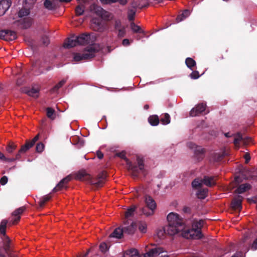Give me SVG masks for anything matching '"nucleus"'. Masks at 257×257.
Listing matches in <instances>:
<instances>
[{
	"label": "nucleus",
	"instance_id": "obj_53",
	"mask_svg": "<svg viewBox=\"0 0 257 257\" xmlns=\"http://www.w3.org/2000/svg\"><path fill=\"white\" fill-rule=\"evenodd\" d=\"M190 77L193 79H196L200 77V75L198 71H193L190 74Z\"/></svg>",
	"mask_w": 257,
	"mask_h": 257
},
{
	"label": "nucleus",
	"instance_id": "obj_12",
	"mask_svg": "<svg viewBox=\"0 0 257 257\" xmlns=\"http://www.w3.org/2000/svg\"><path fill=\"white\" fill-rule=\"evenodd\" d=\"M25 208L22 207L18 208L12 213L13 216L12 219L10 221V224H16L18 223L21 219V215L24 211Z\"/></svg>",
	"mask_w": 257,
	"mask_h": 257
},
{
	"label": "nucleus",
	"instance_id": "obj_20",
	"mask_svg": "<svg viewBox=\"0 0 257 257\" xmlns=\"http://www.w3.org/2000/svg\"><path fill=\"white\" fill-rule=\"evenodd\" d=\"M96 13L105 20H109L111 18L110 13L106 11L100 7H97L96 8Z\"/></svg>",
	"mask_w": 257,
	"mask_h": 257
},
{
	"label": "nucleus",
	"instance_id": "obj_26",
	"mask_svg": "<svg viewBox=\"0 0 257 257\" xmlns=\"http://www.w3.org/2000/svg\"><path fill=\"white\" fill-rule=\"evenodd\" d=\"M123 230L120 227L116 228L114 231L109 235V238L115 237L116 238H121L123 235Z\"/></svg>",
	"mask_w": 257,
	"mask_h": 257
},
{
	"label": "nucleus",
	"instance_id": "obj_27",
	"mask_svg": "<svg viewBox=\"0 0 257 257\" xmlns=\"http://www.w3.org/2000/svg\"><path fill=\"white\" fill-rule=\"evenodd\" d=\"M123 257H140L139 252L135 248H131L124 252Z\"/></svg>",
	"mask_w": 257,
	"mask_h": 257
},
{
	"label": "nucleus",
	"instance_id": "obj_18",
	"mask_svg": "<svg viewBox=\"0 0 257 257\" xmlns=\"http://www.w3.org/2000/svg\"><path fill=\"white\" fill-rule=\"evenodd\" d=\"M78 45L79 44L76 36H72L68 38L67 41L64 43L63 46L65 48H71Z\"/></svg>",
	"mask_w": 257,
	"mask_h": 257
},
{
	"label": "nucleus",
	"instance_id": "obj_38",
	"mask_svg": "<svg viewBox=\"0 0 257 257\" xmlns=\"http://www.w3.org/2000/svg\"><path fill=\"white\" fill-rule=\"evenodd\" d=\"M161 122L164 124L166 125L170 122V116L168 113H165L160 119Z\"/></svg>",
	"mask_w": 257,
	"mask_h": 257
},
{
	"label": "nucleus",
	"instance_id": "obj_5",
	"mask_svg": "<svg viewBox=\"0 0 257 257\" xmlns=\"http://www.w3.org/2000/svg\"><path fill=\"white\" fill-rule=\"evenodd\" d=\"M98 51L97 46L95 44L90 45L86 47L82 54L77 53L74 54L73 59L75 61L79 62L82 60H88L93 58Z\"/></svg>",
	"mask_w": 257,
	"mask_h": 257
},
{
	"label": "nucleus",
	"instance_id": "obj_9",
	"mask_svg": "<svg viewBox=\"0 0 257 257\" xmlns=\"http://www.w3.org/2000/svg\"><path fill=\"white\" fill-rule=\"evenodd\" d=\"M16 33L12 30H3L0 31V39L5 41H13L17 38Z\"/></svg>",
	"mask_w": 257,
	"mask_h": 257
},
{
	"label": "nucleus",
	"instance_id": "obj_19",
	"mask_svg": "<svg viewBox=\"0 0 257 257\" xmlns=\"http://www.w3.org/2000/svg\"><path fill=\"white\" fill-rule=\"evenodd\" d=\"M79 45H85L90 43V35L88 34H82L79 36H76Z\"/></svg>",
	"mask_w": 257,
	"mask_h": 257
},
{
	"label": "nucleus",
	"instance_id": "obj_36",
	"mask_svg": "<svg viewBox=\"0 0 257 257\" xmlns=\"http://www.w3.org/2000/svg\"><path fill=\"white\" fill-rule=\"evenodd\" d=\"M51 198V196L50 194L46 195L44 196L40 199L39 201V206L40 207H43L45 204V203L49 201Z\"/></svg>",
	"mask_w": 257,
	"mask_h": 257
},
{
	"label": "nucleus",
	"instance_id": "obj_28",
	"mask_svg": "<svg viewBox=\"0 0 257 257\" xmlns=\"http://www.w3.org/2000/svg\"><path fill=\"white\" fill-rule=\"evenodd\" d=\"M8 221L6 219H3L0 223V233L3 235L2 237L7 236L6 228Z\"/></svg>",
	"mask_w": 257,
	"mask_h": 257
},
{
	"label": "nucleus",
	"instance_id": "obj_16",
	"mask_svg": "<svg viewBox=\"0 0 257 257\" xmlns=\"http://www.w3.org/2000/svg\"><path fill=\"white\" fill-rule=\"evenodd\" d=\"M164 252L163 248L160 247H156L149 250L144 254V257H155L159 255Z\"/></svg>",
	"mask_w": 257,
	"mask_h": 257
},
{
	"label": "nucleus",
	"instance_id": "obj_42",
	"mask_svg": "<svg viewBox=\"0 0 257 257\" xmlns=\"http://www.w3.org/2000/svg\"><path fill=\"white\" fill-rule=\"evenodd\" d=\"M131 28L133 31L134 33H143L144 32L142 30L141 28L137 25L135 24L134 22H132L131 23Z\"/></svg>",
	"mask_w": 257,
	"mask_h": 257
},
{
	"label": "nucleus",
	"instance_id": "obj_22",
	"mask_svg": "<svg viewBox=\"0 0 257 257\" xmlns=\"http://www.w3.org/2000/svg\"><path fill=\"white\" fill-rule=\"evenodd\" d=\"M22 91L25 93L27 94L30 96H32L34 97H37L38 96V94L39 93V90L35 88H23L22 89Z\"/></svg>",
	"mask_w": 257,
	"mask_h": 257
},
{
	"label": "nucleus",
	"instance_id": "obj_55",
	"mask_svg": "<svg viewBox=\"0 0 257 257\" xmlns=\"http://www.w3.org/2000/svg\"><path fill=\"white\" fill-rule=\"evenodd\" d=\"M39 138V134H38L31 141H28L31 144L30 146H32L33 147L36 142L38 140Z\"/></svg>",
	"mask_w": 257,
	"mask_h": 257
},
{
	"label": "nucleus",
	"instance_id": "obj_45",
	"mask_svg": "<svg viewBox=\"0 0 257 257\" xmlns=\"http://www.w3.org/2000/svg\"><path fill=\"white\" fill-rule=\"evenodd\" d=\"M30 14V10L28 9H22L19 12L18 16L19 17L27 16Z\"/></svg>",
	"mask_w": 257,
	"mask_h": 257
},
{
	"label": "nucleus",
	"instance_id": "obj_21",
	"mask_svg": "<svg viewBox=\"0 0 257 257\" xmlns=\"http://www.w3.org/2000/svg\"><path fill=\"white\" fill-rule=\"evenodd\" d=\"M137 227L136 223L134 222H132L130 225L124 226L121 229L123 230V233H127L128 234H133Z\"/></svg>",
	"mask_w": 257,
	"mask_h": 257
},
{
	"label": "nucleus",
	"instance_id": "obj_41",
	"mask_svg": "<svg viewBox=\"0 0 257 257\" xmlns=\"http://www.w3.org/2000/svg\"><path fill=\"white\" fill-rule=\"evenodd\" d=\"M33 23V19L30 18H26L23 20V28L28 29L31 27Z\"/></svg>",
	"mask_w": 257,
	"mask_h": 257
},
{
	"label": "nucleus",
	"instance_id": "obj_24",
	"mask_svg": "<svg viewBox=\"0 0 257 257\" xmlns=\"http://www.w3.org/2000/svg\"><path fill=\"white\" fill-rule=\"evenodd\" d=\"M228 155V153L225 151L221 153H216L212 155V159L213 161L218 162L221 161L225 156Z\"/></svg>",
	"mask_w": 257,
	"mask_h": 257
},
{
	"label": "nucleus",
	"instance_id": "obj_2",
	"mask_svg": "<svg viewBox=\"0 0 257 257\" xmlns=\"http://www.w3.org/2000/svg\"><path fill=\"white\" fill-rule=\"evenodd\" d=\"M106 176V172L103 171L98 175L97 178L92 179L91 175L85 170H81L76 174L75 178L80 181H87L95 187L99 188L102 187L104 184Z\"/></svg>",
	"mask_w": 257,
	"mask_h": 257
},
{
	"label": "nucleus",
	"instance_id": "obj_25",
	"mask_svg": "<svg viewBox=\"0 0 257 257\" xmlns=\"http://www.w3.org/2000/svg\"><path fill=\"white\" fill-rule=\"evenodd\" d=\"M251 188L250 185L247 183L240 184L237 189L235 190V192L237 194H241L247 190H248Z\"/></svg>",
	"mask_w": 257,
	"mask_h": 257
},
{
	"label": "nucleus",
	"instance_id": "obj_1",
	"mask_svg": "<svg viewBox=\"0 0 257 257\" xmlns=\"http://www.w3.org/2000/svg\"><path fill=\"white\" fill-rule=\"evenodd\" d=\"M168 225L166 226V230L170 235H174L185 230V221L178 214L174 212L169 213L167 217Z\"/></svg>",
	"mask_w": 257,
	"mask_h": 257
},
{
	"label": "nucleus",
	"instance_id": "obj_49",
	"mask_svg": "<svg viewBox=\"0 0 257 257\" xmlns=\"http://www.w3.org/2000/svg\"><path fill=\"white\" fill-rule=\"evenodd\" d=\"M44 148V145L42 143H39L36 145V151L38 153H41L43 152Z\"/></svg>",
	"mask_w": 257,
	"mask_h": 257
},
{
	"label": "nucleus",
	"instance_id": "obj_43",
	"mask_svg": "<svg viewBox=\"0 0 257 257\" xmlns=\"http://www.w3.org/2000/svg\"><path fill=\"white\" fill-rule=\"evenodd\" d=\"M44 5L45 7L49 10H53L56 8L55 5L50 0H46Z\"/></svg>",
	"mask_w": 257,
	"mask_h": 257
},
{
	"label": "nucleus",
	"instance_id": "obj_54",
	"mask_svg": "<svg viewBox=\"0 0 257 257\" xmlns=\"http://www.w3.org/2000/svg\"><path fill=\"white\" fill-rule=\"evenodd\" d=\"M99 248L102 252H105L108 249L107 244L104 242L100 244Z\"/></svg>",
	"mask_w": 257,
	"mask_h": 257
},
{
	"label": "nucleus",
	"instance_id": "obj_15",
	"mask_svg": "<svg viewBox=\"0 0 257 257\" xmlns=\"http://www.w3.org/2000/svg\"><path fill=\"white\" fill-rule=\"evenodd\" d=\"M243 197L238 195L234 197L231 201V207L234 210H240L242 208V201Z\"/></svg>",
	"mask_w": 257,
	"mask_h": 257
},
{
	"label": "nucleus",
	"instance_id": "obj_11",
	"mask_svg": "<svg viewBox=\"0 0 257 257\" xmlns=\"http://www.w3.org/2000/svg\"><path fill=\"white\" fill-rule=\"evenodd\" d=\"M206 107V104L205 103H199L191 110L190 115L191 116L199 115L205 110Z\"/></svg>",
	"mask_w": 257,
	"mask_h": 257
},
{
	"label": "nucleus",
	"instance_id": "obj_23",
	"mask_svg": "<svg viewBox=\"0 0 257 257\" xmlns=\"http://www.w3.org/2000/svg\"><path fill=\"white\" fill-rule=\"evenodd\" d=\"M203 183L208 187H212L216 184V181L213 176H204Z\"/></svg>",
	"mask_w": 257,
	"mask_h": 257
},
{
	"label": "nucleus",
	"instance_id": "obj_57",
	"mask_svg": "<svg viewBox=\"0 0 257 257\" xmlns=\"http://www.w3.org/2000/svg\"><path fill=\"white\" fill-rule=\"evenodd\" d=\"M251 249L255 250L257 249V237L253 240L250 246Z\"/></svg>",
	"mask_w": 257,
	"mask_h": 257
},
{
	"label": "nucleus",
	"instance_id": "obj_61",
	"mask_svg": "<svg viewBox=\"0 0 257 257\" xmlns=\"http://www.w3.org/2000/svg\"><path fill=\"white\" fill-rule=\"evenodd\" d=\"M104 4L113 3L117 2V0H100Z\"/></svg>",
	"mask_w": 257,
	"mask_h": 257
},
{
	"label": "nucleus",
	"instance_id": "obj_44",
	"mask_svg": "<svg viewBox=\"0 0 257 257\" xmlns=\"http://www.w3.org/2000/svg\"><path fill=\"white\" fill-rule=\"evenodd\" d=\"M30 145L31 144L29 142H28V140H27L26 144L22 146L21 148L20 149V152H23V153H26L33 147L32 146Z\"/></svg>",
	"mask_w": 257,
	"mask_h": 257
},
{
	"label": "nucleus",
	"instance_id": "obj_52",
	"mask_svg": "<svg viewBox=\"0 0 257 257\" xmlns=\"http://www.w3.org/2000/svg\"><path fill=\"white\" fill-rule=\"evenodd\" d=\"M41 40L43 45L45 46H47L49 44V38L46 35L42 37Z\"/></svg>",
	"mask_w": 257,
	"mask_h": 257
},
{
	"label": "nucleus",
	"instance_id": "obj_6",
	"mask_svg": "<svg viewBox=\"0 0 257 257\" xmlns=\"http://www.w3.org/2000/svg\"><path fill=\"white\" fill-rule=\"evenodd\" d=\"M145 203L147 207L141 208L142 213L147 216L153 215L156 208V203L155 200L151 196H147L145 198Z\"/></svg>",
	"mask_w": 257,
	"mask_h": 257
},
{
	"label": "nucleus",
	"instance_id": "obj_32",
	"mask_svg": "<svg viewBox=\"0 0 257 257\" xmlns=\"http://www.w3.org/2000/svg\"><path fill=\"white\" fill-rule=\"evenodd\" d=\"M47 116L51 120H54L56 118V112L54 109L51 107H48L46 109Z\"/></svg>",
	"mask_w": 257,
	"mask_h": 257
},
{
	"label": "nucleus",
	"instance_id": "obj_47",
	"mask_svg": "<svg viewBox=\"0 0 257 257\" xmlns=\"http://www.w3.org/2000/svg\"><path fill=\"white\" fill-rule=\"evenodd\" d=\"M84 11V7L83 6H78L75 9V13L77 16L82 15Z\"/></svg>",
	"mask_w": 257,
	"mask_h": 257
},
{
	"label": "nucleus",
	"instance_id": "obj_62",
	"mask_svg": "<svg viewBox=\"0 0 257 257\" xmlns=\"http://www.w3.org/2000/svg\"><path fill=\"white\" fill-rule=\"evenodd\" d=\"M244 158L245 160V163H248L249 160H250V157L249 154L246 153L244 155Z\"/></svg>",
	"mask_w": 257,
	"mask_h": 257
},
{
	"label": "nucleus",
	"instance_id": "obj_51",
	"mask_svg": "<svg viewBox=\"0 0 257 257\" xmlns=\"http://www.w3.org/2000/svg\"><path fill=\"white\" fill-rule=\"evenodd\" d=\"M16 145H15L13 143H11L8 145L7 148V151H8V152L11 153L16 149Z\"/></svg>",
	"mask_w": 257,
	"mask_h": 257
},
{
	"label": "nucleus",
	"instance_id": "obj_34",
	"mask_svg": "<svg viewBox=\"0 0 257 257\" xmlns=\"http://www.w3.org/2000/svg\"><path fill=\"white\" fill-rule=\"evenodd\" d=\"M203 184V179L199 178L195 179L192 182V187L194 188H201Z\"/></svg>",
	"mask_w": 257,
	"mask_h": 257
},
{
	"label": "nucleus",
	"instance_id": "obj_7",
	"mask_svg": "<svg viewBox=\"0 0 257 257\" xmlns=\"http://www.w3.org/2000/svg\"><path fill=\"white\" fill-rule=\"evenodd\" d=\"M188 148L191 149H194V156L198 162L201 161L204 157V149L200 147L196 146V145L192 142L187 143Z\"/></svg>",
	"mask_w": 257,
	"mask_h": 257
},
{
	"label": "nucleus",
	"instance_id": "obj_39",
	"mask_svg": "<svg viewBox=\"0 0 257 257\" xmlns=\"http://www.w3.org/2000/svg\"><path fill=\"white\" fill-rule=\"evenodd\" d=\"M136 13V10L134 9H128L127 12V18L129 21H133Z\"/></svg>",
	"mask_w": 257,
	"mask_h": 257
},
{
	"label": "nucleus",
	"instance_id": "obj_35",
	"mask_svg": "<svg viewBox=\"0 0 257 257\" xmlns=\"http://www.w3.org/2000/svg\"><path fill=\"white\" fill-rule=\"evenodd\" d=\"M185 64L189 69L193 70V67L196 65V62L192 58L188 57L185 60Z\"/></svg>",
	"mask_w": 257,
	"mask_h": 257
},
{
	"label": "nucleus",
	"instance_id": "obj_59",
	"mask_svg": "<svg viewBox=\"0 0 257 257\" xmlns=\"http://www.w3.org/2000/svg\"><path fill=\"white\" fill-rule=\"evenodd\" d=\"M122 44L123 46H128L130 45V40L128 39H124L122 40Z\"/></svg>",
	"mask_w": 257,
	"mask_h": 257
},
{
	"label": "nucleus",
	"instance_id": "obj_8",
	"mask_svg": "<svg viewBox=\"0 0 257 257\" xmlns=\"http://www.w3.org/2000/svg\"><path fill=\"white\" fill-rule=\"evenodd\" d=\"M3 241V248L6 254L14 252V245L11 239L8 236L1 237Z\"/></svg>",
	"mask_w": 257,
	"mask_h": 257
},
{
	"label": "nucleus",
	"instance_id": "obj_33",
	"mask_svg": "<svg viewBox=\"0 0 257 257\" xmlns=\"http://www.w3.org/2000/svg\"><path fill=\"white\" fill-rule=\"evenodd\" d=\"M66 79H62L51 89V92L52 93L57 92L61 87H62L63 86V85L66 83Z\"/></svg>",
	"mask_w": 257,
	"mask_h": 257
},
{
	"label": "nucleus",
	"instance_id": "obj_56",
	"mask_svg": "<svg viewBox=\"0 0 257 257\" xmlns=\"http://www.w3.org/2000/svg\"><path fill=\"white\" fill-rule=\"evenodd\" d=\"M36 1V0H24L25 5L29 7L33 5L35 3Z\"/></svg>",
	"mask_w": 257,
	"mask_h": 257
},
{
	"label": "nucleus",
	"instance_id": "obj_4",
	"mask_svg": "<svg viewBox=\"0 0 257 257\" xmlns=\"http://www.w3.org/2000/svg\"><path fill=\"white\" fill-rule=\"evenodd\" d=\"M204 221L200 219L199 221L194 220L192 222V228H185L181 233L182 236L187 239H201L203 237L201 228L203 227Z\"/></svg>",
	"mask_w": 257,
	"mask_h": 257
},
{
	"label": "nucleus",
	"instance_id": "obj_46",
	"mask_svg": "<svg viewBox=\"0 0 257 257\" xmlns=\"http://www.w3.org/2000/svg\"><path fill=\"white\" fill-rule=\"evenodd\" d=\"M116 31L117 32V37L119 39L124 37L126 35V29L125 27Z\"/></svg>",
	"mask_w": 257,
	"mask_h": 257
},
{
	"label": "nucleus",
	"instance_id": "obj_48",
	"mask_svg": "<svg viewBox=\"0 0 257 257\" xmlns=\"http://www.w3.org/2000/svg\"><path fill=\"white\" fill-rule=\"evenodd\" d=\"M164 234H168L169 235V233L166 230V226L163 229L159 230L157 232V235L160 238H163Z\"/></svg>",
	"mask_w": 257,
	"mask_h": 257
},
{
	"label": "nucleus",
	"instance_id": "obj_29",
	"mask_svg": "<svg viewBox=\"0 0 257 257\" xmlns=\"http://www.w3.org/2000/svg\"><path fill=\"white\" fill-rule=\"evenodd\" d=\"M148 121L151 125L156 126L159 124L160 119L157 115H152L149 117Z\"/></svg>",
	"mask_w": 257,
	"mask_h": 257
},
{
	"label": "nucleus",
	"instance_id": "obj_31",
	"mask_svg": "<svg viewBox=\"0 0 257 257\" xmlns=\"http://www.w3.org/2000/svg\"><path fill=\"white\" fill-rule=\"evenodd\" d=\"M131 6L134 9H136L137 8L143 9L144 8L147 7L148 4L143 5L141 4V2L139 0H134L131 3Z\"/></svg>",
	"mask_w": 257,
	"mask_h": 257
},
{
	"label": "nucleus",
	"instance_id": "obj_63",
	"mask_svg": "<svg viewBox=\"0 0 257 257\" xmlns=\"http://www.w3.org/2000/svg\"><path fill=\"white\" fill-rule=\"evenodd\" d=\"M96 155H97V157H98V158L99 159H101L103 157V153L101 151H97Z\"/></svg>",
	"mask_w": 257,
	"mask_h": 257
},
{
	"label": "nucleus",
	"instance_id": "obj_13",
	"mask_svg": "<svg viewBox=\"0 0 257 257\" xmlns=\"http://www.w3.org/2000/svg\"><path fill=\"white\" fill-rule=\"evenodd\" d=\"M91 27L94 31L99 32H102L105 30V27L102 21L96 18L92 20Z\"/></svg>",
	"mask_w": 257,
	"mask_h": 257
},
{
	"label": "nucleus",
	"instance_id": "obj_60",
	"mask_svg": "<svg viewBox=\"0 0 257 257\" xmlns=\"http://www.w3.org/2000/svg\"><path fill=\"white\" fill-rule=\"evenodd\" d=\"M139 228L140 230L142 232H145L146 231L147 227H146V224H142L140 225Z\"/></svg>",
	"mask_w": 257,
	"mask_h": 257
},
{
	"label": "nucleus",
	"instance_id": "obj_58",
	"mask_svg": "<svg viewBox=\"0 0 257 257\" xmlns=\"http://www.w3.org/2000/svg\"><path fill=\"white\" fill-rule=\"evenodd\" d=\"M8 181V177L6 176H4L2 177L1 178V179H0V183L2 185H5L7 183Z\"/></svg>",
	"mask_w": 257,
	"mask_h": 257
},
{
	"label": "nucleus",
	"instance_id": "obj_64",
	"mask_svg": "<svg viewBox=\"0 0 257 257\" xmlns=\"http://www.w3.org/2000/svg\"><path fill=\"white\" fill-rule=\"evenodd\" d=\"M190 210H191L190 208L189 207H186V206L184 207L183 209V211L185 213H190Z\"/></svg>",
	"mask_w": 257,
	"mask_h": 257
},
{
	"label": "nucleus",
	"instance_id": "obj_37",
	"mask_svg": "<svg viewBox=\"0 0 257 257\" xmlns=\"http://www.w3.org/2000/svg\"><path fill=\"white\" fill-rule=\"evenodd\" d=\"M136 209L135 206H132L130 208H128L125 212V217L128 218L134 215V212Z\"/></svg>",
	"mask_w": 257,
	"mask_h": 257
},
{
	"label": "nucleus",
	"instance_id": "obj_50",
	"mask_svg": "<svg viewBox=\"0 0 257 257\" xmlns=\"http://www.w3.org/2000/svg\"><path fill=\"white\" fill-rule=\"evenodd\" d=\"M124 27L125 26H122L121 25L120 21H119V20L115 21V23H114V29L115 31L120 29Z\"/></svg>",
	"mask_w": 257,
	"mask_h": 257
},
{
	"label": "nucleus",
	"instance_id": "obj_30",
	"mask_svg": "<svg viewBox=\"0 0 257 257\" xmlns=\"http://www.w3.org/2000/svg\"><path fill=\"white\" fill-rule=\"evenodd\" d=\"M208 191L207 188H200L198 190L196 195L198 198L203 199L206 197Z\"/></svg>",
	"mask_w": 257,
	"mask_h": 257
},
{
	"label": "nucleus",
	"instance_id": "obj_40",
	"mask_svg": "<svg viewBox=\"0 0 257 257\" xmlns=\"http://www.w3.org/2000/svg\"><path fill=\"white\" fill-rule=\"evenodd\" d=\"M190 15V11L188 10H185L182 13L181 15L178 16L176 18L177 22H181L185 18L187 17Z\"/></svg>",
	"mask_w": 257,
	"mask_h": 257
},
{
	"label": "nucleus",
	"instance_id": "obj_3",
	"mask_svg": "<svg viewBox=\"0 0 257 257\" xmlns=\"http://www.w3.org/2000/svg\"><path fill=\"white\" fill-rule=\"evenodd\" d=\"M117 156L123 159L126 162L127 169L131 172L132 176L138 177L141 173L146 175L144 161L140 157L137 158L138 165L134 164L126 157L125 153L122 152L117 154Z\"/></svg>",
	"mask_w": 257,
	"mask_h": 257
},
{
	"label": "nucleus",
	"instance_id": "obj_10",
	"mask_svg": "<svg viewBox=\"0 0 257 257\" xmlns=\"http://www.w3.org/2000/svg\"><path fill=\"white\" fill-rule=\"evenodd\" d=\"M232 136L235 137L233 143L237 149L239 148L241 141H242L244 145H247L251 140V138L249 137L243 138L242 134L239 132L233 134Z\"/></svg>",
	"mask_w": 257,
	"mask_h": 257
},
{
	"label": "nucleus",
	"instance_id": "obj_14",
	"mask_svg": "<svg viewBox=\"0 0 257 257\" xmlns=\"http://www.w3.org/2000/svg\"><path fill=\"white\" fill-rule=\"evenodd\" d=\"M71 177L70 176H67L60 181V182L57 185V186L53 189V192H56L58 191L61 190L63 188H67L66 185L71 180Z\"/></svg>",
	"mask_w": 257,
	"mask_h": 257
},
{
	"label": "nucleus",
	"instance_id": "obj_17",
	"mask_svg": "<svg viewBox=\"0 0 257 257\" xmlns=\"http://www.w3.org/2000/svg\"><path fill=\"white\" fill-rule=\"evenodd\" d=\"M10 0L0 1V16L4 15L11 6Z\"/></svg>",
	"mask_w": 257,
	"mask_h": 257
}]
</instances>
